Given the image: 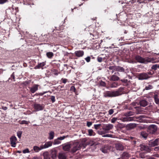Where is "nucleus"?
Instances as JSON below:
<instances>
[{
  "mask_svg": "<svg viewBox=\"0 0 159 159\" xmlns=\"http://www.w3.org/2000/svg\"><path fill=\"white\" fill-rule=\"evenodd\" d=\"M120 95V93L118 91H107L104 96L105 97H115L118 96Z\"/></svg>",
  "mask_w": 159,
  "mask_h": 159,
  "instance_id": "1",
  "label": "nucleus"
},
{
  "mask_svg": "<svg viewBox=\"0 0 159 159\" xmlns=\"http://www.w3.org/2000/svg\"><path fill=\"white\" fill-rule=\"evenodd\" d=\"M157 129V126L154 125H149L148 129V131L150 133L153 134L156 131Z\"/></svg>",
  "mask_w": 159,
  "mask_h": 159,
  "instance_id": "2",
  "label": "nucleus"
},
{
  "mask_svg": "<svg viewBox=\"0 0 159 159\" xmlns=\"http://www.w3.org/2000/svg\"><path fill=\"white\" fill-rule=\"evenodd\" d=\"M71 148H72L71 152H75L76 151L78 150L80 148V144L77 142L73 144H71Z\"/></svg>",
  "mask_w": 159,
  "mask_h": 159,
  "instance_id": "3",
  "label": "nucleus"
},
{
  "mask_svg": "<svg viewBox=\"0 0 159 159\" xmlns=\"http://www.w3.org/2000/svg\"><path fill=\"white\" fill-rule=\"evenodd\" d=\"M113 125L111 124L105 125L102 128L103 130H104L106 133L108 132L107 131H108L113 129Z\"/></svg>",
  "mask_w": 159,
  "mask_h": 159,
  "instance_id": "4",
  "label": "nucleus"
},
{
  "mask_svg": "<svg viewBox=\"0 0 159 159\" xmlns=\"http://www.w3.org/2000/svg\"><path fill=\"white\" fill-rule=\"evenodd\" d=\"M139 147L141 151H144L147 152H150L151 151L150 148L148 146L142 144Z\"/></svg>",
  "mask_w": 159,
  "mask_h": 159,
  "instance_id": "5",
  "label": "nucleus"
},
{
  "mask_svg": "<svg viewBox=\"0 0 159 159\" xmlns=\"http://www.w3.org/2000/svg\"><path fill=\"white\" fill-rule=\"evenodd\" d=\"M119 72H115L114 75H112L110 77V80L111 81H117L119 80Z\"/></svg>",
  "mask_w": 159,
  "mask_h": 159,
  "instance_id": "6",
  "label": "nucleus"
},
{
  "mask_svg": "<svg viewBox=\"0 0 159 159\" xmlns=\"http://www.w3.org/2000/svg\"><path fill=\"white\" fill-rule=\"evenodd\" d=\"M34 107L36 111L42 110L44 108V106L43 105L36 103L34 104Z\"/></svg>",
  "mask_w": 159,
  "mask_h": 159,
  "instance_id": "7",
  "label": "nucleus"
},
{
  "mask_svg": "<svg viewBox=\"0 0 159 159\" xmlns=\"http://www.w3.org/2000/svg\"><path fill=\"white\" fill-rule=\"evenodd\" d=\"M150 77L148 75V74L147 73H143L140 74L139 76V80H146L149 78Z\"/></svg>",
  "mask_w": 159,
  "mask_h": 159,
  "instance_id": "8",
  "label": "nucleus"
},
{
  "mask_svg": "<svg viewBox=\"0 0 159 159\" xmlns=\"http://www.w3.org/2000/svg\"><path fill=\"white\" fill-rule=\"evenodd\" d=\"M159 144V139H156L154 140H151L149 143V145L151 147H154L158 145Z\"/></svg>",
  "mask_w": 159,
  "mask_h": 159,
  "instance_id": "9",
  "label": "nucleus"
},
{
  "mask_svg": "<svg viewBox=\"0 0 159 159\" xmlns=\"http://www.w3.org/2000/svg\"><path fill=\"white\" fill-rule=\"evenodd\" d=\"M17 140V139L15 136H12L10 138V142L11 146L15 147H16V142Z\"/></svg>",
  "mask_w": 159,
  "mask_h": 159,
  "instance_id": "10",
  "label": "nucleus"
},
{
  "mask_svg": "<svg viewBox=\"0 0 159 159\" xmlns=\"http://www.w3.org/2000/svg\"><path fill=\"white\" fill-rule=\"evenodd\" d=\"M71 144H66L63 146V149L65 151H69L71 148Z\"/></svg>",
  "mask_w": 159,
  "mask_h": 159,
  "instance_id": "11",
  "label": "nucleus"
},
{
  "mask_svg": "<svg viewBox=\"0 0 159 159\" xmlns=\"http://www.w3.org/2000/svg\"><path fill=\"white\" fill-rule=\"evenodd\" d=\"M75 54L76 56L80 57L83 56L84 54V52L83 51L79 50L75 51Z\"/></svg>",
  "mask_w": 159,
  "mask_h": 159,
  "instance_id": "12",
  "label": "nucleus"
},
{
  "mask_svg": "<svg viewBox=\"0 0 159 159\" xmlns=\"http://www.w3.org/2000/svg\"><path fill=\"white\" fill-rule=\"evenodd\" d=\"M135 59L139 62L142 63L145 62V60L139 56H136Z\"/></svg>",
  "mask_w": 159,
  "mask_h": 159,
  "instance_id": "13",
  "label": "nucleus"
},
{
  "mask_svg": "<svg viewBox=\"0 0 159 159\" xmlns=\"http://www.w3.org/2000/svg\"><path fill=\"white\" fill-rule=\"evenodd\" d=\"M121 120L123 122L130 121L133 120V118L132 117H126L121 118Z\"/></svg>",
  "mask_w": 159,
  "mask_h": 159,
  "instance_id": "14",
  "label": "nucleus"
},
{
  "mask_svg": "<svg viewBox=\"0 0 159 159\" xmlns=\"http://www.w3.org/2000/svg\"><path fill=\"white\" fill-rule=\"evenodd\" d=\"M101 151L104 153H107L109 150V148L107 146H104L100 149Z\"/></svg>",
  "mask_w": 159,
  "mask_h": 159,
  "instance_id": "15",
  "label": "nucleus"
},
{
  "mask_svg": "<svg viewBox=\"0 0 159 159\" xmlns=\"http://www.w3.org/2000/svg\"><path fill=\"white\" fill-rule=\"evenodd\" d=\"M116 148L117 150H122L124 148L122 145L119 143H117L116 145Z\"/></svg>",
  "mask_w": 159,
  "mask_h": 159,
  "instance_id": "16",
  "label": "nucleus"
},
{
  "mask_svg": "<svg viewBox=\"0 0 159 159\" xmlns=\"http://www.w3.org/2000/svg\"><path fill=\"white\" fill-rule=\"evenodd\" d=\"M54 136V133L53 131H51L49 133L48 137V139L51 140L53 139Z\"/></svg>",
  "mask_w": 159,
  "mask_h": 159,
  "instance_id": "17",
  "label": "nucleus"
},
{
  "mask_svg": "<svg viewBox=\"0 0 159 159\" xmlns=\"http://www.w3.org/2000/svg\"><path fill=\"white\" fill-rule=\"evenodd\" d=\"M38 85H35L30 89L31 92L34 93L38 89Z\"/></svg>",
  "mask_w": 159,
  "mask_h": 159,
  "instance_id": "18",
  "label": "nucleus"
},
{
  "mask_svg": "<svg viewBox=\"0 0 159 159\" xmlns=\"http://www.w3.org/2000/svg\"><path fill=\"white\" fill-rule=\"evenodd\" d=\"M129 157V154L127 152H124L121 155L122 159H126Z\"/></svg>",
  "mask_w": 159,
  "mask_h": 159,
  "instance_id": "19",
  "label": "nucleus"
},
{
  "mask_svg": "<svg viewBox=\"0 0 159 159\" xmlns=\"http://www.w3.org/2000/svg\"><path fill=\"white\" fill-rule=\"evenodd\" d=\"M140 105L141 106L145 107L148 104V102L145 100H142L141 101L139 102Z\"/></svg>",
  "mask_w": 159,
  "mask_h": 159,
  "instance_id": "20",
  "label": "nucleus"
},
{
  "mask_svg": "<svg viewBox=\"0 0 159 159\" xmlns=\"http://www.w3.org/2000/svg\"><path fill=\"white\" fill-rule=\"evenodd\" d=\"M59 159H66V154L63 153H60L59 155Z\"/></svg>",
  "mask_w": 159,
  "mask_h": 159,
  "instance_id": "21",
  "label": "nucleus"
},
{
  "mask_svg": "<svg viewBox=\"0 0 159 159\" xmlns=\"http://www.w3.org/2000/svg\"><path fill=\"white\" fill-rule=\"evenodd\" d=\"M52 144V142L51 141H48L46 142L44 145L45 146V148H49L51 146Z\"/></svg>",
  "mask_w": 159,
  "mask_h": 159,
  "instance_id": "22",
  "label": "nucleus"
},
{
  "mask_svg": "<svg viewBox=\"0 0 159 159\" xmlns=\"http://www.w3.org/2000/svg\"><path fill=\"white\" fill-rule=\"evenodd\" d=\"M43 155L44 157V159H50V156L48 152H43Z\"/></svg>",
  "mask_w": 159,
  "mask_h": 159,
  "instance_id": "23",
  "label": "nucleus"
},
{
  "mask_svg": "<svg viewBox=\"0 0 159 159\" xmlns=\"http://www.w3.org/2000/svg\"><path fill=\"white\" fill-rule=\"evenodd\" d=\"M45 65V63L44 62L40 63L35 67V68H39L41 67L44 66Z\"/></svg>",
  "mask_w": 159,
  "mask_h": 159,
  "instance_id": "24",
  "label": "nucleus"
},
{
  "mask_svg": "<svg viewBox=\"0 0 159 159\" xmlns=\"http://www.w3.org/2000/svg\"><path fill=\"white\" fill-rule=\"evenodd\" d=\"M51 71V73L55 75H57L59 73L57 70L55 69H52Z\"/></svg>",
  "mask_w": 159,
  "mask_h": 159,
  "instance_id": "25",
  "label": "nucleus"
},
{
  "mask_svg": "<svg viewBox=\"0 0 159 159\" xmlns=\"http://www.w3.org/2000/svg\"><path fill=\"white\" fill-rule=\"evenodd\" d=\"M88 135L89 136H94L95 134L92 129H89L88 130Z\"/></svg>",
  "mask_w": 159,
  "mask_h": 159,
  "instance_id": "26",
  "label": "nucleus"
},
{
  "mask_svg": "<svg viewBox=\"0 0 159 159\" xmlns=\"http://www.w3.org/2000/svg\"><path fill=\"white\" fill-rule=\"evenodd\" d=\"M33 149L34 151L36 152H39L40 151V149L39 148V147L38 146H34L33 147Z\"/></svg>",
  "mask_w": 159,
  "mask_h": 159,
  "instance_id": "27",
  "label": "nucleus"
},
{
  "mask_svg": "<svg viewBox=\"0 0 159 159\" xmlns=\"http://www.w3.org/2000/svg\"><path fill=\"white\" fill-rule=\"evenodd\" d=\"M124 70L123 67L120 66H116V71H124Z\"/></svg>",
  "mask_w": 159,
  "mask_h": 159,
  "instance_id": "28",
  "label": "nucleus"
},
{
  "mask_svg": "<svg viewBox=\"0 0 159 159\" xmlns=\"http://www.w3.org/2000/svg\"><path fill=\"white\" fill-rule=\"evenodd\" d=\"M155 102L157 104L159 103V99L158 98V95L157 94H155L154 97Z\"/></svg>",
  "mask_w": 159,
  "mask_h": 159,
  "instance_id": "29",
  "label": "nucleus"
},
{
  "mask_svg": "<svg viewBox=\"0 0 159 159\" xmlns=\"http://www.w3.org/2000/svg\"><path fill=\"white\" fill-rule=\"evenodd\" d=\"M46 55H47V57L48 58H51L53 56V54L52 52H48L47 53Z\"/></svg>",
  "mask_w": 159,
  "mask_h": 159,
  "instance_id": "30",
  "label": "nucleus"
},
{
  "mask_svg": "<svg viewBox=\"0 0 159 159\" xmlns=\"http://www.w3.org/2000/svg\"><path fill=\"white\" fill-rule=\"evenodd\" d=\"M133 115V113L131 111H129L125 114V116L126 117H129Z\"/></svg>",
  "mask_w": 159,
  "mask_h": 159,
  "instance_id": "31",
  "label": "nucleus"
},
{
  "mask_svg": "<svg viewBox=\"0 0 159 159\" xmlns=\"http://www.w3.org/2000/svg\"><path fill=\"white\" fill-rule=\"evenodd\" d=\"M141 135L144 138H146L148 136V134L145 132H142L141 133Z\"/></svg>",
  "mask_w": 159,
  "mask_h": 159,
  "instance_id": "32",
  "label": "nucleus"
},
{
  "mask_svg": "<svg viewBox=\"0 0 159 159\" xmlns=\"http://www.w3.org/2000/svg\"><path fill=\"white\" fill-rule=\"evenodd\" d=\"M110 70H112V73H113L115 71H116V66H110L109 67Z\"/></svg>",
  "mask_w": 159,
  "mask_h": 159,
  "instance_id": "33",
  "label": "nucleus"
},
{
  "mask_svg": "<svg viewBox=\"0 0 159 159\" xmlns=\"http://www.w3.org/2000/svg\"><path fill=\"white\" fill-rule=\"evenodd\" d=\"M158 68H159V64H155L152 67V69L154 70H156Z\"/></svg>",
  "mask_w": 159,
  "mask_h": 159,
  "instance_id": "34",
  "label": "nucleus"
},
{
  "mask_svg": "<svg viewBox=\"0 0 159 159\" xmlns=\"http://www.w3.org/2000/svg\"><path fill=\"white\" fill-rule=\"evenodd\" d=\"M61 143V142L59 141V140L57 138V139H55L53 142V144H58Z\"/></svg>",
  "mask_w": 159,
  "mask_h": 159,
  "instance_id": "35",
  "label": "nucleus"
},
{
  "mask_svg": "<svg viewBox=\"0 0 159 159\" xmlns=\"http://www.w3.org/2000/svg\"><path fill=\"white\" fill-rule=\"evenodd\" d=\"M22 132L21 131H18L17 132V136L19 138H20L21 136Z\"/></svg>",
  "mask_w": 159,
  "mask_h": 159,
  "instance_id": "36",
  "label": "nucleus"
},
{
  "mask_svg": "<svg viewBox=\"0 0 159 159\" xmlns=\"http://www.w3.org/2000/svg\"><path fill=\"white\" fill-rule=\"evenodd\" d=\"M68 137V135L66 136H63L62 137H58L57 138L58 139H59V140H62L63 139H64L65 138H67Z\"/></svg>",
  "mask_w": 159,
  "mask_h": 159,
  "instance_id": "37",
  "label": "nucleus"
},
{
  "mask_svg": "<svg viewBox=\"0 0 159 159\" xmlns=\"http://www.w3.org/2000/svg\"><path fill=\"white\" fill-rule=\"evenodd\" d=\"M29 122L26 121L25 120H23L21 121L20 124L21 125L24 124H28L29 123Z\"/></svg>",
  "mask_w": 159,
  "mask_h": 159,
  "instance_id": "38",
  "label": "nucleus"
},
{
  "mask_svg": "<svg viewBox=\"0 0 159 159\" xmlns=\"http://www.w3.org/2000/svg\"><path fill=\"white\" fill-rule=\"evenodd\" d=\"M128 126L129 128H133L135 127L136 125L135 124H130L128 125Z\"/></svg>",
  "mask_w": 159,
  "mask_h": 159,
  "instance_id": "39",
  "label": "nucleus"
},
{
  "mask_svg": "<svg viewBox=\"0 0 159 159\" xmlns=\"http://www.w3.org/2000/svg\"><path fill=\"white\" fill-rule=\"evenodd\" d=\"M152 85H149L148 86H146V87L145 89L146 90H149V89H152Z\"/></svg>",
  "mask_w": 159,
  "mask_h": 159,
  "instance_id": "40",
  "label": "nucleus"
},
{
  "mask_svg": "<svg viewBox=\"0 0 159 159\" xmlns=\"http://www.w3.org/2000/svg\"><path fill=\"white\" fill-rule=\"evenodd\" d=\"M100 124H95L94 125V128L96 129H99V127L101 126Z\"/></svg>",
  "mask_w": 159,
  "mask_h": 159,
  "instance_id": "41",
  "label": "nucleus"
},
{
  "mask_svg": "<svg viewBox=\"0 0 159 159\" xmlns=\"http://www.w3.org/2000/svg\"><path fill=\"white\" fill-rule=\"evenodd\" d=\"M23 153H26L30 152V151L28 148H26L23 150Z\"/></svg>",
  "mask_w": 159,
  "mask_h": 159,
  "instance_id": "42",
  "label": "nucleus"
},
{
  "mask_svg": "<svg viewBox=\"0 0 159 159\" xmlns=\"http://www.w3.org/2000/svg\"><path fill=\"white\" fill-rule=\"evenodd\" d=\"M117 120V118L114 117L111 120V122L112 123H114Z\"/></svg>",
  "mask_w": 159,
  "mask_h": 159,
  "instance_id": "43",
  "label": "nucleus"
},
{
  "mask_svg": "<svg viewBox=\"0 0 159 159\" xmlns=\"http://www.w3.org/2000/svg\"><path fill=\"white\" fill-rule=\"evenodd\" d=\"M8 0H0V4H2L6 2Z\"/></svg>",
  "mask_w": 159,
  "mask_h": 159,
  "instance_id": "44",
  "label": "nucleus"
},
{
  "mask_svg": "<svg viewBox=\"0 0 159 159\" xmlns=\"http://www.w3.org/2000/svg\"><path fill=\"white\" fill-rule=\"evenodd\" d=\"M90 57H87L85 58V60L87 62H89L90 61Z\"/></svg>",
  "mask_w": 159,
  "mask_h": 159,
  "instance_id": "45",
  "label": "nucleus"
},
{
  "mask_svg": "<svg viewBox=\"0 0 159 159\" xmlns=\"http://www.w3.org/2000/svg\"><path fill=\"white\" fill-rule=\"evenodd\" d=\"M108 112H109V115H111L114 112V111H113V109H110L109 111Z\"/></svg>",
  "mask_w": 159,
  "mask_h": 159,
  "instance_id": "46",
  "label": "nucleus"
},
{
  "mask_svg": "<svg viewBox=\"0 0 159 159\" xmlns=\"http://www.w3.org/2000/svg\"><path fill=\"white\" fill-rule=\"evenodd\" d=\"M53 156H52V157L53 158V159H56V155L55 152H53Z\"/></svg>",
  "mask_w": 159,
  "mask_h": 159,
  "instance_id": "47",
  "label": "nucleus"
},
{
  "mask_svg": "<svg viewBox=\"0 0 159 159\" xmlns=\"http://www.w3.org/2000/svg\"><path fill=\"white\" fill-rule=\"evenodd\" d=\"M97 60L99 62H101L102 61V58L100 57H98L97 58Z\"/></svg>",
  "mask_w": 159,
  "mask_h": 159,
  "instance_id": "48",
  "label": "nucleus"
},
{
  "mask_svg": "<svg viewBox=\"0 0 159 159\" xmlns=\"http://www.w3.org/2000/svg\"><path fill=\"white\" fill-rule=\"evenodd\" d=\"M39 148L40 149V150H41L42 149L46 148H45V146L44 145H41L40 147H39Z\"/></svg>",
  "mask_w": 159,
  "mask_h": 159,
  "instance_id": "49",
  "label": "nucleus"
},
{
  "mask_svg": "<svg viewBox=\"0 0 159 159\" xmlns=\"http://www.w3.org/2000/svg\"><path fill=\"white\" fill-rule=\"evenodd\" d=\"M51 100L53 102H54L55 101V97L52 96L51 98Z\"/></svg>",
  "mask_w": 159,
  "mask_h": 159,
  "instance_id": "50",
  "label": "nucleus"
},
{
  "mask_svg": "<svg viewBox=\"0 0 159 159\" xmlns=\"http://www.w3.org/2000/svg\"><path fill=\"white\" fill-rule=\"evenodd\" d=\"M92 125V123L90 122H87V125L88 127H89Z\"/></svg>",
  "mask_w": 159,
  "mask_h": 159,
  "instance_id": "51",
  "label": "nucleus"
},
{
  "mask_svg": "<svg viewBox=\"0 0 159 159\" xmlns=\"http://www.w3.org/2000/svg\"><path fill=\"white\" fill-rule=\"evenodd\" d=\"M121 81L122 82H124V83H126L128 81V80L127 79H123V80H121Z\"/></svg>",
  "mask_w": 159,
  "mask_h": 159,
  "instance_id": "52",
  "label": "nucleus"
},
{
  "mask_svg": "<svg viewBox=\"0 0 159 159\" xmlns=\"http://www.w3.org/2000/svg\"><path fill=\"white\" fill-rule=\"evenodd\" d=\"M111 136H112V135H111V134H106V135H103V136H102L103 137H111Z\"/></svg>",
  "mask_w": 159,
  "mask_h": 159,
  "instance_id": "53",
  "label": "nucleus"
},
{
  "mask_svg": "<svg viewBox=\"0 0 159 159\" xmlns=\"http://www.w3.org/2000/svg\"><path fill=\"white\" fill-rule=\"evenodd\" d=\"M62 80L63 83L65 84L67 80L65 79H62Z\"/></svg>",
  "mask_w": 159,
  "mask_h": 159,
  "instance_id": "54",
  "label": "nucleus"
},
{
  "mask_svg": "<svg viewBox=\"0 0 159 159\" xmlns=\"http://www.w3.org/2000/svg\"><path fill=\"white\" fill-rule=\"evenodd\" d=\"M159 150V146L156 147L154 148V150L155 151H158Z\"/></svg>",
  "mask_w": 159,
  "mask_h": 159,
  "instance_id": "55",
  "label": "nucleus"
},
{
  "mask_svg": "<svg viewBox=\"0 0 159 159\" xmlns=\"http://www.w3.org/2000/svg\"><path fill=\"white\" fill-rule=\"evenodd\" d=\"M100 84H101L103 86H104L105 85V83L104 82H102V81L101 82Z\"/></svg>",
  "mask_w": 159,
  "mask_h": 159,
  "instance_id": "56",
  "label": "nucleus"
},
{
  "mask_svg": "<svg viewBox=\"0 0 159 159\" xmlns=\"http://www.w3.org/2000/svg\"><path fill=\"white\" fill-rule=\"evenodd\" d=\"M7 107H2V109L4 110H6L7 109Z\"/></svg>",
  "mask_w": 159,
  "mask_h": 159,
  "instance_id": "57",
  "label": "nucleus"
},
{
  "mask_svg": "<svg viewBox=\"0 0 159 159\" xmlns=\"http://www.w3.org/2000/svg\"><path fill=\"white\" fill-rule=\"evenodd\" d=\"M115 84H116V83H114L112 85H111V87H112V88H114V87H116V86L114 85Z\"/></svg>",
  "mask_w": 159,
  "mask_h": 159,
  "instance_id": "58",
  "label": "nucleus"
},
{
  "mask_svg": "<svg viewBox=\"0 0 159 159\" xmlns=\"http://www.w3.org/2000/svg\"><path fill=\"white\" fill-rule=\"evenodd\" d=\"M33 159H42L40 157H34Z\"/></svg>",
  "mask_w": 159,
  "mask_h": 159,
  "instance_id": "59",
  "label": "nucleus"
},
{
  "mask_svg": "<svg viewBox=\"0 0 159 159\" xmlns=\"http://www.w3.org/2000/svg\"><path fill=\"white\" fill-rule=\"evenodd\" d=\"M140 156L142 158H143L145 157L143 155H142V154H140Z\"/></svg>",
  "mask_w": 159,
  "mask_h": 159,
  "instance_id": "60",
  "label": "nucleus"
},
{
  "mask_svg": "<svg viewBox=\"0 0 159 159\" xmlns=\"http://www.w3.org/2000/svg\"><path fill=\"white\" fill-rule=\"evenodd\" d=\"M137 2H138L139 3H143V2L141 1V0H138Z\"/></svg>",
  "mask_w": 159,
  "mask_h": 159,
  "instance_id": "61",
  "label": "nucleus"
},
{
  "mask_svg": "<svg viewBox=\"0 0 159 159\" xmlns=\"http://www.w3.org/2000/svg\"><path fill=\"white\" fill-rule=\"evenodd\" d=\"M71 90H72L73 89H74V90H75V87L74 86H72L71 87Z\"/></svg>",
  "mask_w": 159,
  "mask_h": 159,
  "instance_id": "62",
  "label": "nucleus"
},
{
  "mask_svg": "<svg viewBox=\"0 0 159 159\" xmlns=\"http://www.w3.org/2000/svg\"><path fill=\"white\" fill-rule=\"evenodd\" d=\"M39 95L41 96H42L43 95V93H39Z\"/></svg>",
  "mask_w": 159,
  "mask_h": 159,
  "instance_id": "63",
  "label": "nucleus"
},
{
  "mask_svg": "<svg viewBox=\"0 0 159 159\" xmlns=\"http://www.w3.org/2000/svg\"><path fill=\"white\" fill-rule=\"evenodd\" d=\"M147 73L148 74V75H152V74L151 72H149Z\"/></svg>",
  "mask_w": 159,
  "mask_h": 159,
  "instance_id": "64",
  "label": "nucleus"
}]
</instances>
